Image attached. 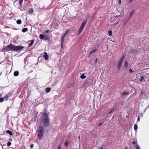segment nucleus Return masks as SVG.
<instances>
[{"instance_id": "obj_1", "label": "nucleus", "mask_w": 149, "mask_h": 149, "mask_svg": "<svg viewBox=\"0 0 149 149\" xmlns=\"http://www.w3.org/2000/svg\"><path fill=\"white\" fill-rule=\"evenodd\" d=\"M24 47L23 46L21 45L16 46L10 44L6 47L5 49L7 51H13L17 52L20 51Z\"/></svg>"}, {"instance_id": "obj_2", "label": "nucleus", "mask_w": 149, "mask_h": 149, "mask_svg": "<svg viewBox=\"0 0 149 149\" xmlns=\"http://www.w3.org/2000/svg\"><path fill=\"white\" fill-rule=\"evenodd\" d=\"M44 129L43 127L40 126L38 129V139L40 140L42 139L44 135Z\"/></svg>"}, {"instance_id": "obj_3", "label": "nucleus", "mask_w": 149, "mask_h": 149, "mask_svg": "<svg viewBox=\"0 0 149 149\" xmlns=\"http://www.w3.org/2000/svg\"><path fill=\"white\" fill-rule=\"evenodd\" d=\"M43 121L44 125L47 126L49 124V120L47 113H45L43 115Z\"/></svg>"}, {"instance_id": "obj_4", "label": "nucleus", "mask_w": 149, "mask_h": 149, "mask_svg": "<svg viewBox=\"0 0 149 149\" xmlns=\"http://www.w3.org/2000/svg\"><path fill=\"white\" fill-rule=\"evenodd\" d=\"M125 58V56H123L121 58L118 62V70H119L121 67L122 63L123 62V61Z\"/></svg>"}, {"instance_id": "obj_5", "label": "nucleus", "mask_w": 149, "mask_h": 149, "mask_svg": "<svg viewBox=\"0 0 149 149\" xmlns=\"http://www.w3.org/2000/svg\"><path fill=\"white\" fill-rule=\"evenodd\" d=\"M39 37L40 39H43L45 40H47L48 39V37L45 35H43L42 34H40L39 35Z\"/></svg>"}, {"instance_id": "obj_6", "label": "nucleus", "mask_w": 149, "mask_h": 149, "mask_svg": "<svg viewBox=\"0 0 149 149\" xmlns=\"http://www.w3.org/2000/svg\"><path fill=\"white\" fill-rule=\"evenodd\" d=\"M69 32V30H67L63 35V36L61 38V43H63L64 40V38L67 35Z\"/></svg>"}, {"instance_id": "obj_7", "label": "nucleus", "mask_w": 149, "mask_h": 149, "mask_svg": "<svg viewBox=\"0 0 149 149\" xmlns=\"http://www.w3.org/2000/svg\"><path fill=\"white\" fill-rule=\"evenodd\" d=\"M87 20H85L84 22H82L80 27L84 28L85 24L87 22Z\"/></svg>"}, {"instance_id": "obj_8", "label": "nucleus", "mask_w": 149, "mask_h": 149, "mask_svg": "<svg viewBox=\"0 0 149 149\" xmlns=\"http://www.w3.org/2000/svg\"><path fill=\"white\" fill-rule=\"evenodd\" d=\"M10 94L8 93L7 95H5L3 97L4 100H7L9 97Z\"/></svg>"}, {"instance_id": "obj_9", "label": "nucleus", "mask_w": 149, "mask_h": 149, "mask_svg": "<svg viewBox=\"0 0 149 149\" xmlns=\"http://www.w3.org/2000/svg\"><path fill=\"white\" fill-rule=\"evenodd\" d=\"M45 54L44 55L43 57L46 60H47L48 59L49 56L47 55V53L46 52H45Z\"/></svg>"}, {"instance_id": "obj_10", "label": "nucleus", "mask_w": 149, "mask_h": 149, "mask_svg": "<svg viewBox=\"0 0 149 149\" xmlns=\"http://www.w3.org/2000/svg\"><path fill=\"white\" fill-rule=\"evenodd\" d=\"M6 132L8 134L11 136H12L13 135V134L12 132L9 130H7L6 131Z\"/></svg>"}, {"instance_id": "obj_11", "label": "nucleus", "mask_w": 149, "mask_h": 149, "mask_svg": "<svg viewBox=\"0 0 149 149\" xmlns=\"http://www.w3.org/2000/svg\"><path fill=\"white\" fill-rule=\"evenodd\" d=\"M34 42V40H31V42L29 45L28 46L29 47H30L33 44Z\"/></svg>"}, {"instance_id": "obj_12", "label": "nucleus", "mask_w": 149, "mask_h": 149, "mask_svg": "<svg viewBox=\"0 0 149 149\" xmlns=\"http://www.w3.org/2000/svg\"><path fill=\"white\" fill-rule=\"evenodd\" d=\"M97 51V49H94L89 54L90 55H91V54H93V53H94L96 51Z\"/></svg>"}, {"instance_id": "obj_13", "label": "nucleus", "mask_w": 149, "mask_h": 149, "mask_svg": "<svg viewBox=\"0 0 149 149\" xmlns=\"http://www.w3.org/2000/svg\"><path fill=\"white\" fill-rule=\"evenodd\" d=\"M132 144L134 145H136V144H138L136 141L135 139L133 140V142L132 143Z\"/></svg>"}, {"instance_id": "obj_14", "label": "nucleus", "mask_w": 149, "mask_h": 149, "mask_svg": "<svg viewBox=\"0 0 149 149\" xmlns=\"http://www.w3.org/2000/svg\"><path fill=\"white\" fill-rule=\"evenodd\" d=\"M28 30V29L27 28H23L22 30V31L23 32H25L27 31Z\"/></svg>"}, {"instance_id": "obj_15", "label": "nucleus", "mask_w": 149, "mask_h": 149, "mask_svg": "<svg viewBox=\"0 0 149 149\" xmlns=\"http://www.w3.org/2000/svg\"><path fill=\"white\" fill-rule=\"evenodd\" d=\"M19 74V72L18 71H16L14 73V75L15 76H17Z\"/></svg>"}, {"instance_id": "obj_16", "label": "nucleus", "mask_w": 149, "mask_h": 149, "mask_svg": "<svg viewBox=\"0 0 149 149\" xmlns=\"http://www.w3.org/2000/svg\"><path fill=\"white\" fill-rule=\"evenodd\" d=\"M18 24H20L22 23V21L20 19H18L16 22Z\"/></svg>"}, {"instance_id": "obj_17", "label": "nucleus", "mask_w": 149, "mask_h": 149, "mask_svg": "<svg viewBox=\"0 0 149 149\" xmlns=\"http://www.w3.org/2000/svg\"><path fill=\"white\" fill-rule=\"evenodd\" d=\"M50 88H47L46 89L45 91L47 93H48L50 91Z\"/></svg>"}, {"instance_id": "obj_18", "label": "nucleus", "mask_w": 149, "mask_h": 149, "mask_svg": "<svg viewBox=\"0 0 149 149\" xmlns=\"http://www.w3.org/2000/svg\"><path fill=\"white\" fill-rule=\"evenodd\" d=\"M83 29V28H82L81 27H80L79 29V34H80L82 32Z\"/></svg>"}, {"instance_id": "obj_19", "label": "nucleus", "mask_w": 149, "mask_h": 149, "mask_svg": "<svg viewBox=\"0 0 149 149\" xmlns=\"http://www.w3.org/2000/svg\"><path fill=\"white\" fill-rule=\"evenodd\" d=\"M134 10H133L132 11V12L130 13V17L129 18V20L130 19L131 16L132 15H133V13H134Z\"/></svg>"}, {"instance_id": "obj_20", "label": "nucleus", "mask_w": 149, "mask_h": 149, "mask_svg": "<svg viewBox=\"0 0 149 149\" xmlns=\"http://www.w3.org/2000/svg\"><path fill=\"white\" fill-rule=\"evenodd\" d=\"M134 147L135 148V149H140L138 144H136V145H134Z\"/></svg>"}, {"instance_id": "obj_21", "label": "nucleus", "mask_w": 149, "mask_h": 149, "mask_svg": "<svg viewBox=\"0 0 149 149\" xmlns=\"http://www.w3.org/2000/svg\"><path fill=\"white\" fill-rule=\"evenodd\" d=\"M138 128V126L137 125L135 124L134 126V129L136 131Z\"/></svg>"}, {"instance_id": "obj_22", "label": "nucleus", "mask_w": 149, "mask_h": 149, "mask_svg": "<svg viewBox=\"0 0 149 149\" xmlns=\"http://www.w3.org/2000/svg\"><path fill=\"white\" fill-rule=\"evenodd\" d=\"M86 76L84 75V74H82L80 76V78L82 79H84L86 77Z\"/></svg>"}, {"instance_id": "obj_23", "label": "nucleus", "mask_w": 149, "mask_h": 149, "mask_svg": "<svg viewBox=\"0 0 149 149\" xmlns=\"http://www.w3.org/2000/svg\"><path fill=\"white\" fill-rule=\"evenodd\" d=\"M23 2V0H19V4L21 6H22V3Z\"/></svg>"}, {"instance_id": "obj_24", "label": "nucleus", "mask_w": 149, "mask_h": 149, "mask_svg": "<svg viewBox=\"0 0 149 149\" xmlns=\"http://www.w3.org/2000/svg\"><path fill=\"white\" fill-rule=\"evenodd\" d=\"M129 94L128 92H123V95H126Z\"/></svg>"}, {"instance_id": "obj_25", "label": "nucleus", "mask_w": 149, "mask_h": 149, "mask_svg": "<svg viewBox=\"0 0 149 149\" xmlns=\"http://www.w3.org/2000/svg\"><path fill=\"white\" fill-rule=\"evenodd\" d=\"M64 145L66 147L68 146V142L67 141H66Z\"/></svg>"}, {"instance_id": "obj_26", "label": "nucleus", "mask_w": 149, "mask_h": 149, "mask_svg": "<svg viewBox=\"0 0 149 149\" xmlns=\"http://www.w3.org/2000/svg\"><path fill=\"white\" fill-rule=\"evenodd\" d=\"M108 32L109 36H111L112 34V31H109Z\"/></svg>"}, {"instance_id": "obj_27", "label": "nucleus", "mask_w": 149, "mask_h": 149, "mask_svg": "<svg viewBox=\"0 0 149 149\" xmlns=\"http://www.w3.org/2000/svg\"><path fill=\"white\" fill-rule=\"evenodd\" d=\"M124 66L125 68H127V66H128L127 62V61H125V62Z\"/></svg>"}, {"instance_id": "obj_28", "label": "nucleus", "mask_w": 149, "mask_h": 149, "mask_svg": "<svg viewBox=\"0 0 149 149\" xmlns=\"http://www.w3.org/2000/svg\"><path fill=\"white\" fill-rule=\"evenodd\" d=\"M141 79L140 80H139L140 81H141L142 80H143L144 79V77L143 76H141Z\"/></svg>"}, {"instance_id": "obj_29", "label": "nucleus", "mask_w": 149, "mask_h": 149, "mask_svg": "<svg viewBox=\"0 0 149 149\" xmlns=\"http://www.w3.org/2000/svg\"><path fill=\"white\" fill-rule=\"evenodd\" d=\"M11 145V143L10 142H8L7 143V146H10Z\"/></svg>"}, {"instance_id": "obj_30", "label": "nucleus", "mask_w": 149, "mask_h": 149, "mask_svg": "<svg viewBox=\"0 0 149 149\" xmlns=\"http://www.w3.org/2000/svg\"><path fill=\"white\" fill-rule=\"evenodd\" d=\"M4 99L3 98H0V102H2L3 101Z\"/></svg>"}, {"instance_id": "obj_31", "label": "nucleus", "mask_w": 149, "mask_h": 149, "mask_svg": "<svg viewBox=\"0 0 149 149\" xmlns=\"http://www.w3.org/2000/svg\"><path fill=\"white\" fill-rule=\"evenodd\" d=\"M29 12L30 13H32L33 12V10L32 9H31V10H29Z\"/></svg>"}, {"instance_id": "obj_32", "label": "nucleus", "mask_w": 149, "mask_h": 149, "mask_svg": "<svg viewBox=\"0 0 149 149\" xmlns=\"http://www.w3.org/2000/svg\"><path fill=\"white\" fill-rule=\"evenodd\" d=\"M132 70L131 69H130L129 70V72H130V73H132Z\"/></svg>"}, {"instance_id": "obj_33", "label": "nucleus", "mask_w": 149, "mask_h": 149, "mask_svg": "<svg viewBox=\"0 0 149 149\" xmlns=\"http://www.w3.org/2000/svg\"><path fill=\"white\" fill-rule=\"evenodd\" d=\"M140 121V118L139 117V116H138V119H137V121L139 122Z\"/></svg>"}, {"instance_id": "obj_34", "label": "nucleus", "mask_w": 149, "mask_h": 149, "mask_svg": "<svg viewBox=\"0 0 149 149\" xmlns=\"http://www.w3.org/2000/svg\"><path fill=\"white\" fill-rule=\"evenodd\" d=\"M33 144H31L30 145V147H31V148H33Z\"/></svg>"}, {"instance_id": "obj_35", "label": "nucleus", "mask_w": 149, "mask_h": 149, "mask_svg": "<svg viewBox=\"0 0 149 149\" xmlns=\"http://www.w3.org/2000/svg\"><path fill=\"white\" fill-rule=\"evenodd\" d=\"M118 3L119 4H120L121 3V0H119V1H118Z\"/></svg>"}, {"instance_id": "obj_36", "label": "nucleus", "mask_w": 149, "mask_h": 149, "mask_svg": "<svg viewBox=\"0 0 149 149\" xmlns=\"http://www.w3.org/2000/svg\"><path fill=\"white\" fill-rule=\"evenodd\" d=\"M58 149H61V147L60 146H58Z\"/></svg>"}, {"instance_id": "obj_37", "label": "nucleus", "mask_w": 149, "mask_h": 149, "mask_svg": "<svg viewBox=\"0 0 149 149\" xmlns=\"http://www.w3.org/2000/svg\"><path fill=\"white\" fill-rule=\"evenodd\" d=\"M97 59L96 58L95 61V62L96 63L97 62Z\"/></svg>"}, {"instance_id": "obj_38", "label": "nucleus", "mask_w": 149, "mask_h": 149, "mask_svg": "<svg viewBox=\"0 0 149 149\" xmlns=\"http://www.w3.org/2000/svg\"><path fill=\"white\" fill-rule=\"evenodd\" d=\"M49 31V30H47L46 31V33H48Z\"/></svg>"}, {"instance_id": "obj_39", "label": "nucleus", "mask_w": 149, "mask_h": 149, "mask_svg": "<svg viewBox=\"0 0 149 149\" xmlns=\"http://www.w3.org/2000/svg\"><path fill=\"white\" fill-rule=\"evenodd\" d=\"M102 124V123H100L98 125V126H100Z\"/></svg>"}, {"instance_id": "obj_40", "label": "nucleus", "mask_w": 149, "mask_h": 149, "mask_svg": "<svg viewBox=\"0 0 149 149\" xmlns=\"http://www.w3.org/2000/svg\"><path fill=\"white\" fill-rule=\"evenodd\" d=\"M143 92H141V95H143Z\"/></svg>"}, {"instance_id": "obj_41", "label": "nucleus", "mask_w": 149, "mask_h": 149, "mask_svg": "<svg viewBox=\"0 0 149 149\" xmlns=\"http://www.w3.org/2000/svg\"><path fill=\"white\" fill-rule=\"evenodd\" d=\"M61 47H62L63 46V43H62H62H61Z\"/></svg>"}, {"instance_id": "obj_42", "label": "nucleus", "mask_w": 149, "mask_h": 149, "mask_svg": "<svg viewBox=\"0 0 149 149\" xmlns=\"http://www.w3.org/2000/svg\"><path fill=\"white\" fill-rule=\"evenodd\" d=\"M112 111H110L109 113H111L112 112Z\"/></svg>"}, {"instance_id": "obj_43", "label": "nucleus", "mask_w": 149, "mask_h": 149, "mask_svg": "<svg viewBox=\"0 0 149 149\" xmlns=\"http://www.w3.org/2000/svg\"><path fill=\"white\" fill-rule=\"evenodd\" d=\"M132 1V0H130V2H131Z\"/></svg>"}, {"instance_id": "obj_44", "label": "nucleus", "mask_w": 149, "mask_h": 149, "mask_svg": "<svg viewBox=\"0 0 149 149\" xmlns=\"http://www.w3.org/2000/svg\"><path fill=\"white\" fill-rule=\"evenodd\" d=\"M118 22H117L116 24H114V25H116V24H118Z\"/></svg>"}, {"instance_id": "obj_45", "label": "nucleus", "mask_w": 149, "mask_h": 149, "mask_svg": "<svg viewBox=\"0 0 149 149\" xmlns=\"http://www.w3.org/2000/svg\"><path fill=\"white\" fill-rule=\"evenodd\" d=\"M78 139H80V136H78Z\"/></svg>"}, {"instance_id": "obj_46", "label": "nucleus", "mask_w": 149, "mask_h": 149, "mask_svg": "<svg viewBox=\"0 0 149 149\" xmlns=\"http://www.w3.org/2000/svg\"><path fill=\"white\" fill-rule=\"evenodd\" d=\"M118 17V16H116V17Z\"/></svg>"}]
</instances>
